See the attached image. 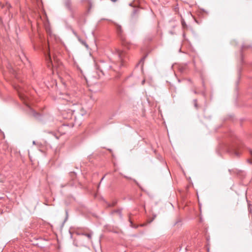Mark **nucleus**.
<instances>
[{
    "instance_id": "obj_1",
    "label": "nucleus",
    "mask_w": 252,
    "mask_h": 252,
    "mask_svg": "<svg viewBox=\"0 0 252 252\" xmlns=\"http://www.w3.org/2000/svg\"><path fill=\"white\" fill-rule=\"evenodd\" d=\"M47 53L45 52V55L47 62V66L49 68L53 67L56 69L58 73L61 70L62 68V64L59 60L55 57L53 56L54 63L51 60V55L49 51V47H47Z\"/></svg>"
},
{
    "instance_id": "obj_6",
    "label": "nucleus",
    "mask_w": 252,
    "mask_h": 252,
    "mask_svg": "<svg viewBox=\"0 0 252 252\" xmlns=\"http://www.w3.org/2000/svg\"><path fill=\"white\" fill-rule=\"evenodd\" d=\"M98 69L100 70V72H101L103 74V70L107 68L106 66V64L104 62H100L99 64H98Z\"/></svg>"
},
{
    "instance_id": "obj_9",
    "label": "nucleus",
    "mask_w": 252,
    "mask_h": 252,
    "mask_svg": "<svg viewBox=\"0 0 252 252\" xmlns=\"http://www.w3.org/2000/svg\"><path fill=\"white\" fill-rule=\"evenodd\" d=\"M87 114V110L85 109L84 108H82L80 110V115L82 116H84Z\"/></svg>"
},
{
    "instance_id": "obj_16",
    "label": "nucleus",
    "mask_w": 252,
    "mask_h": 252,
    "mask_svg": "<svg viewBox=\"0 0 252 252\" xmlns=\"http://www.w3.org/2000/svg\"><path fill=\"white\" fill-rule=\"evenodd\" d=\"M33 144H35V141H33Z\"/></svg>"
},
{
    "instance_id": "obj_3",
    "label": "nucleus",
    "mask_w": 252,
    "mask_h": 252,
    "mask_svg": "<svg viewBox=\"0 0 252 252\" xmlns=\"http://www.w3.org/2000/svg\"><path fill=\"white\" fill-rule=\"evenodd\" d=\"M15 89L18 92L20 98L24 101L26 105L28 106L27 102L29 100V97L27 94H25L24 90L21 87H15Z\"/></svg>"
},
{
    "instance_id": "obj_8",
    "label": "nucleus",
    "mask_w": 252,
    "mask_h": 252,
    "mask_svg": "<svg viewBox=\"0 0 252 252\" xmlns=\"http://www.w3.org/2000/svg\"><path fill=\"white\" fill-rule=\"evenodd\" d=\"M81 235L82 236H86L88 239L90 240H91L92 238V233H80V235Z\"/></svg>"
},
{
    "instance_id": "obj_5",
    "label": "nucleus",
    "mask_w": 252,
    "mask_h": 252,
    "mask_svg": "<svg viewBox=\"0 0 252 252\" xmlns=\"http://www.w3.org/2000/svg\"><path fill=\"white\" fill-rule=\"evenodd\" d=\"M81 80L82 83L84 84V85H86L87 87H89L92 85V84L90 83V81L88 80L85 76L81 77Z\"/></svg>"
},
{
    "instance_id": "obj_7",
    "label": "nucleus",
    "mask_w": 252,
    "mask_h": 252,
    "mask_svg": "<svg viewBox=\"0 0 252 252\" xmlns=\"http://www.w3.org/2000/svg\"><path fill=\"white\" fill-rule=\"evenodd\" d=\"M80 44H81V45L83 46L85 48H86V50H89V45L85 41L81 40L80 39Z\"/></svg>"
},
{
    "instance_id": "obj_13",
    "label": "nucleus",
    "mask_w": 252,
    "mask_h": 252,
    "mask_svg": "<svg viewBox=\"0 0 252 252\" xmlns=\"http://www.w3.org/2000/svg\"><path fill=\"white\" fill-rule=\"evenodd\" d=\"M144 83H145V80H143L142 81V85H144Z\"/></svg>"
},
{
    "instance_id": "obj_4",
    "label": "nucleus",
    "mask_w": 252,
    "mask_h": 252,
    "mask_svg": "<svg viewBox=\"0 0 252 252\" xmlns=\"http://www.w3.org/2000/svg\"><path fill=\"white\" fill-rule=\"evenodd\" d=\"M113 23L116 27L117 34L121 38H122L123 36V31L122 27L116 23Z\"/></svg>"
},
{
    "instance_id": "obj_15",
    "label": "nucleus",
    "mask_w": 252,
    "mask_h": 252,
    "mask_svg": "<svg viewBox=\"0 0 252 252\" xmlns=\"http://www.w3.org/2000/svg\"><path fill=\"white\" fill-rule=\"evenodd\" d=\"M175 11L176 12H177V11H178V8H175Z\"/></svg>"
},
{
    "instance_id": "obj_11",
    "label": "nucleus",
    "mask_w": 252,
    "mask_h": 252,
    "mask_svg": "<svg viewBox=\"0 0 252 252\" xmlns=\"http://www.w3.org/2000/svg\"><path fill=\"white\" fill-rule=\"evenodd\" d=\"M32 115L33 116H34L35 117H36L39 115L38 113H36L33 110H32Z\"/></svg>"
},
{
    "instance_id": "obj_10",
    "label": "nucleus",
    "mask_w": 252,
    "mask_h": 252,
    "mask_svg": "<svg viewBox=\"0 0 252 252\" xmlns=\"http://www.w3.org/2000/svg\"><path fill=\"white\" fill-rule=\"evenodd\" d=\"M112 213V214H117L120 218L122 217V213L120 210H115Z\"/></svg>"
},
{
    "instance_id": "obj_14",
    "label": "nucleus",
    "mask_w": 252,
    "mask_h": 252,
    "mask_svg": "<svg viewBox=\"0 0 252 252\" xmlns=\"http://www.w3.org/2000/svg\"><path fill=\"white\" fill-rule=\"evenodd\" d=\"M113 2H116L117 1V0H111Z\"/></svg>"
},
{
    "instance_id": "obj_2",
    "label": "nucleus",
    "mask_w": 252,
    "mask_h": 252,
    "mask_svg": "<svg viewBox=\"0 0 252 252\" xmlns=\"http://www.w3.org/2000/svg\"><path fill=\"white\" fill-rule=\"evenodd\" d=\"M126 56V53L124 51L116 50L114 53H113L110 57V59L114 63H121L124 60Z\"/></svg>"
},
{
    "instance_id": "obj_12",
    "label": "nucleus",
    "mask_w": 252,
    "mask_h": 252,
    "mask_svg": "<svg viewBox=\"0 0 252 252\" xmlns=\"http://www.w3.org/2000/svg\"><path fill=\"white\" fill-rule=\"evenodd\" d=\"M182 25L184 26V25L185 24V22L184 21H182Z\"/></svg>"
},
{
    "instance_id": "obj_17",
    "label": "nucleus",
    "mask_w": 252,
    "mask_h": 252,
    "mask_svg": "<svg viewBox=\"0 0 252 252\" xmlns=\"http://www.w3.org/2000/svg\"><path fill=\"white\" fill-rule=\"evenodd\" d=\"M251 154H252V152H251Z\"/></svg>"
}]
</instances>
